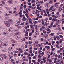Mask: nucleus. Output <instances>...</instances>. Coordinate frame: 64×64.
Here are the masks:
<instances>
[{
	"label": "nucleus",
	"mask_w": 64,
	"mask_h": 64,
	"mask_svg": "<svg viewBox=\"0 0 64 64\" xmlns=\"http://www.w3.org/2000/svg\"><path fill=\"white\" fill-rule=\"evenodd\" d=\"M10 25H11L10 23L8 22H7L6 24V26L7 27H9L10 26Z\"/></svg>",
	"instance_id": "1"
},
{
	"label": "nucleus",
	"mask_w": 64,
	"mask_h": 64,
	"mask_svg": "<svg viewBox=\"0 0 64 64\" xmlns=\"http://www.w3.org/2000/svg\"><path fill=\"white\" fill-rule=\"evenodd\" d=\"M19 35V32H17L15 34H14V36H17Z\"/></svg>",
	"instance_id": "2"
},
{
	"label": "nucleus",
	"mask_w": 64,
	"mask_h": 64,
	"mask_svg": "<svg viewBox=\"0 0 64 64\" xmlns=\"http://www.w3.org/2000/svg\"><path fill=\"white\" fill-rule=\"evenodd\" d=\"M48 5H49V3H47V2H46V3H45L44 4V6H45V7H46V6H47V8H48V7H49V6H48Z\"/></svg>",
	"instance_id": "3"
},
{
	"label": "nucleus",
	"mask_w": 64,
	"mask_h": 64,
	"mask_svg": "<svg viewBox=\"0 0 64 64\" xmlns=\"http://www.w3.org/2000/svg\"><path fill=\"white\" fill-rule=\"evenodd\" d=\"M28 19H29L28 20V22H29V23H32V22L31 21V20H32V19L31 18H29Z\"/></svg>",
	"instance_id": "4"
},
{
	"label": "nucleus",
	"mask_w": 64,
	"mask_h": 64,
	"mask_svg": "<svg viewBox=\"0 0 64 64\" xmlns=\"http://www.w3.org/2000/svg\"><path fill=\"white\" fill-rule=\"evenodd\" d=\"M8 22L9 23H10V24H11V23H12L13 22V20L12 19H10L8 20Z\"/></svg>",
	"instance_id": "5"
},
{
	"label": "nucleus",
	"mask_w": 64,
	"mask_h": 64,
	"mask_svg": "<svg viewBox=\"0 0 64 64\" xmlns=\"http://www.w3.org/2000/svg\"><path fill=\"white\" fill-rule=\"evenodd\" d=\"M21 38V36H18L16 37V40H18L19 38Z\"/></svg>",
	"instance_id": "6"
},
{
	"label": "nucleus",
	"mask_w": 64,
	"mask_h": 64,
	"mask_svg": "<svg viewBox=\"0 0 64 64\" xmlns=\"http://www.w3.org/2000/svg\"><path fill=\"white\" fill-rule=\"evenodd\" d=\"M19 51H20V53H21L22 52V48H19Z\"/></svg>",
	"instance_id": "7"
},
{
	"label": "nucleus",
	"mask_w": 64,
	"mask_h": 64,
	"mask_svg": "<svg viewBox=\"0 0 64 64\" xmlns=\"http://www.w3.org/2000/svg\"><path fill=\"white\" fill-rule=\"evenodd\" d=\"M12 50V47H10L8 48L9 51H11Z\"/></svg>",
	"instance_id": "8"
},
{
	"label": "nucleus",
	"mask_w": 64,
	"mask_h": 64,
	"mask_svg": "<svg viewBox=\"0 0 64 64\" xmlns=\"http://www.w3.org/2000/svg\"><path fill=\"white\" fill-rule=\"evenodd\" d=\"M8 34L7 32H4L3 33V34L4 35H7Z\"/></svg>",
	"instance_id": "9"
},
{
	"label": "nucleus",
	"mask_w": 64,
	"mask_h": 64,
	"mask_svg": "<svg viewBox=\"0 0 64 64\" xmlns=\"http://www.w3.org/2000/svg\"><path fill=\"white\" fill-rule=\"evenodd\" d=\"M3 58L2 56H0V60L3 61Z\"/></svg>",
	"instance_id": "10"
},
{
	"label": "nucleus",
	"mask_w": 64,
	"mask_h": 64,
	"mask_svg": "<svg viewBox=\"0 0 64 64\" xmlns=\"http://www.w3.org/2000/svg\"><path fill=\"white\" fill-rule=\"evenodd\" d=\"M0 47H1V46H2V45H3V43L2 42H0Z\"/></svg>",
	"instance_id": "11"
},
{
	"label": "nucleus",
	"mask_w": 64,
	"mask_h": 64,
	"mask_svg": "<svg viewBox=\"0 0 64 64\" xmlns=\"http://www.w3.org/2000/svg\"><path fill=\"white\" fill-rule=\"evenodd\" d=\"M4 58L6 59L5 60H8V56H6L4 57Z\"/></svg>",
	"instance_id": "12"
},
{
	"label": "nucleus",
	"mask_w": 64,
	"mask_h": 64,
	"mask_svg": "<svg viewBox=\"0 0 64 64\" xmlns=\"http://www.w3.org/2000/svg\"><path fill=\"white\" fill-rule=\"evenodd\" d=\"M12 42L13 43H16V42L14 40H12Z\"/></svg>",
	"instance_id": "13"
},
{
	"label": "nucleus",
	"mask_w": 64,
	"mask_h": 64,
	"mask_svg": "<svg viewBox=\"0 0 64 64\" xmlns=\"http://www.w3.org/2000/svg\"><path fill=\"white\" fill-rule=\"evenodd\" d=\"M17 56V54H14V57H16Z\"/></svg>",
	"instance_id": "14"
},
{
	"label": "nucleus",
	"mask_w": 64,
	"mask_h": 64,
	"mask_svg": "<svg viewBox=\"0 0 64 64\" xmlns=\"http://www.w3.org/2000/svg\"><path fill=\"white\" fill-rule=\"evenodd\" d=\"M46 25H47L49 23V22L48 21H47L46 22Z\"/></svg>",
	"instance_id": "15"
},
{
	"label": "nucleus",
	"mask_w": 64,
	"mask_h": 64,
	"mask_svg": "<svg viewBox=\"0 0 64 64\" xmlns=\"http://www.w3.org/2000/svg\"><path fill=\"white\" fill-rule=\"evenodd\" d=\"M22 41H25V38H23L22 39Z\"/></svg>",
	"instance_id": "16"
},
{
	"label": "nucleus",
	"mask_w": 64,
	"mask_h": 64,
	"mask_svg": "<svg viewBox=\"0 0 64 64\" xmlns=\"http://www.w3.org/2000/svg\"><path fill=\"white\" fill-rule=\"evenodd\" d=\"M19 25H20V24H15V26H19Z\"/></svg>",
	"instance_id": "17"
},
{
	"label": "nucleus",
	"mask_w": 64,
	"mask_h": 64,
	"mask_svg": "<svg viewBox=\"0 0 64 64\" xmlns=\"http://www.w3.org/2000/svg\"><path fill=\"white\" fill-rule=\"evenodd\" d=\"M21 28V26H17V28H18V29Z\"/></svg>",
	"instance_id": "18"
},
{
	"label": "nucleus",
	"mask_w": 64,
	"mask_h": 64,
	"mask_svg": "<svg viewBox=\"0 0 64 64\" xmlns=\"http://www.w3.org/2000/svg\"><path fill=\"white\" fill-rule=\"evenodd\" d=\"M14 30L16 31L17 32H18L19 31V30L17 29H14Z\"/></svg>",
	"instance_id": "19"
},
{
	"label": "nucleus",
	"mask_w": 64,
	"mask_h": 64,
	"mask_svg": "<svg viewBox=\"0 0 64 64\" xmlns=\"http://www.w3.org/2000/svg\"><path fill=\"white\" fill-rule=\"evenodd\" d=\"M7 22V21H5L4 22V24H6H6H7V22Z\"/></svg>",
	"instance_id": "20"
},
{
	"label": "nucleus",
	"mask_w": 64,
	"mask_h": 64,
	"mask_svg": "<svg viewBox=\"0 0 64 64\" xmlns=\"http://www.w3.org/2000/svg\"><path fill=\"white\" fill-rule=\"evenodd\" d=\"M40 3H41V4H43V0H40Z\"/></svg>",
	"instance_id": "21"
},
{
	"label": "nucleus",
	"mask_w": 64,
	"mask_h": 64,
	"mask_svg": "<svg viewBox=\"0 0 64 64\" xmlns=\"http://www.w3.org/2000/svg\"><path fill=\"white\" fill-rule=\"evenodd\" d=\"M25 33L27 34V36H28V32L27 31L26 32H25Z\"/></svg>",
	"instance_id": "22"
},
{
	"label": "nucleus",
	"mask_w": 64,
	"mask_h": 64,
	"mask_svg": "<svg viewBox=\"0 0 64 64\" xmlns=\"http://www.w3.org/2000/svg\"><path fill=\"white\" fill-rule=\"evenodd\" d=\"M52 9H53V7H50V8L48 10L49 11H50V10H52Z\"/></svg>",
	"instance_id": "23"
},
{
	"label": "nucleus",
	"mask_w": 64,
	"mask_h": 64,
	"mask_svg": "<svg viewBox=\"0 0 64 64\" xmlns=\"http://www.w3.org/2000/svg\"><path fill=\"white\" fill-rule=\"evenodd\" d=\"M24 58L23 60V61H25V56H24L23 58Z\"/></svg>",
	"instance_id": "24"
},
{
	"label": "nucleus",
	"mask_w": 64,
	"mask_h": 64,
	"mask_svg": "<svg viewBox=\"0 0 64 64\" xmlns=\"http://www.w3.org/2000/svg\"><path fill=\"white\" fill-rule=\"evenodd\" d=\"M52 45H54V43H55V42L54 41H52Z\"/></svg>",
	"instance_id": "25"
},
{
	"label": "nucleus",
	"mask_w": 64,
	"mask_h": 64,
	"mask_svg": "<svg viewBox=\"0 0 64 64\" xmlns=\"http://www.w3.org/2000/svg\"><path fill=\"white\" fill-rule=\"evenodd\" d=\"M46 38H48V34H46Z\"/></svg>",
	"instance_id": "26"
},
{
	"label": "nucleus",
	"mask_w": 64,
	"mask_h": 64,
	"mask_svg": "<svg viewBox=\"0 0 64 64\" xmlns=\"http://www.w3.org/2000/svg\"><path fill=\"white\" fill-rule=\"evenodd\" d=\"M29 35L30 36H32V33L31 32L29 34Z\"/></svg>",
	"instance_id": "27"
},
{
	"label": "nucleus",
	"mask_w": 64,
	"mask_h": 64,
	"mask_svg": "<svg viewBox=\"0 0 64 64\" xmlns=\"http://www.w3.org/2000/svg\"><path fill=\"white\" fill-rule=\"evenodd\" d=\"M36 57L34 56L32 58L33 59H36Z\"/></svg>",
	"instance_id": "28"
},
{
	"label": "nucleus",
	"mask_w": 64,
	"mask_h": 64,
	"mask_svg": "<svg viewBox=\"0 0 64 64\" xmlns=\"http://www.w3.org/2000/svg\"><path fill=\"white\" fill-rule=\"evenodd\" d=\"M29 64H30V63H31V60H29Z\"/></svg>",
	"instance_id": "29"
},
{
	"label": "nucleus",
	"mask_w": 64,
	"mask_h": 64,
	"mask_svg": "<svg viewBox=\"0 0 64 64\" xmlns=\"http://www.w3.org/2000/svg\"><path fill=\"white\" fill-rule=\"evenodd\" d=\"M24 55H27V52L25 51V52H24Z\"/></svg>",
	"instance_id": "30"
},
{
	"label": "nucleus",
	"mask_w": 64,
	"mask_h": 64,
	"mask_svg": "<svg viewBox=\"0 0 64 64\" xmlns=\"http://www.w3.org/2000/svg\"><path fill=\"white\" fill-rule=\"evenodd\" d=\"M50 4H52V1L50 0V1H49Z\"/></svg>",
	"instance_id": "31"
},
{
	"label": "nucleus",
	"mask_w": 64,
	"mask_h": 64,
	"mask_svg": "<svg viewBox=\"0 0 64 64\" xmlns=\"http://www.w3.org/2000/svg\"><path fill=\"white\" fill-rule=\"evenodd\" d=\"M42 24H45V22L44 21H43L42 22Z\"/></svg>",
	"instance_id": "32"
},
{
	"label": "nucleus",
	"mask_w": 64,
	"mask_h": 64,
	"mask_svg": "<svg viewBox=\"0 0 64 64\" xmlns=\"http://www.w3.org/2000/svg\"><path fill=\"white\" fill-rule=\"evenodd\" d=\"M32 8V9H35V8H36V7H34H34L33 6V7Z\"/></svg>",
	"instance_id": "33"
},
{
	"label": "nucleus",
	"mask_w": 64,
	"mask_h": 64,
	"mask_svg": "<svg viewBox=\"0 0 64 64\" xmlns=\"http://www.w3.org/2000/svg\"><path fill=\"white\" fill-rule=\"evenodd\" d=\"M2 4H5V2L3 1H2Z\"/></svg>",
	"instance_id": "34"
},
{
	"label": "nucleus",
	"mask_w": 64,
	"mask_h": 64,
	"mask_svg": "<svg viewBox=\"0 0 64 64\" xmlns=\"http://www.w3.org/2000/svg\"><path fill=\"white\" fill-rule=\"evenodd\" d=\"M49 62H50V63H51V62H52V60H50V59H49Z\"/></svg>",
	"instance_id": "35"
},
{
	"label": "nucleus",
	"mask_w": 64,
	"mask_h": 64,
	"mask_svg": "<svg viewBox=\"0 0 64 64\" xmlns=\"http://www.w3.org/2000/svg\"><path fill=\"white\" fill-rule=\"evenodd\" d=\"M41 61V60H40V59H38V62H40V61Z\"/></svg>",
	"instance_id": "36"
},
{
	"label": "nucleus",
	"mask_w": 64,
	"mask_h": 64,
	"mask_svg": "<svg viewBox=\"0 0 64 64\" xmlns=\"http://www.w3.org/2000/svg\"><path fill=\"white\" fill-rule=\"evenodd\" d=\"M28 44H32V42L31 41H29L28 42Z\"/></svg>",
	"instance_id": "37"
},
{
	"label": "nucleus",
	"mask_w": 64,
	"mask_h": 64,
	"mask_svg": "<svg viewBox=\"0 0 64 64\" xmlns=\"http://www.w3.org/2000/svg\"><path fill=\"white\" fill-rule=\"evenodd\" d=\"M26 12H27V13H28V12H29L28 10H27V8L26 9Z\"/></svg>",
	"instance_id": "38"
},
{
	"label": "nucleus",
	"mask_w": 64,
	"mask_h": 64,
	"mask_svg": "<svg viewBox=\"0 0 64 64\" xmlns=\"http://www.w3.org/2000/svg\"><path fill=\"white\" fill-rule=\"evenodd\" d=\"M41 52H42V51H41L40 50H38V53H41Z\"/></svg>",
	"instance_id": "39"
},
{
	"label": "nucleus",
	"mask_w": 64,
	"mask_h": 64,
	"mask_svg": "<svg viewBox=\"0 0 64 64\" xmlns=\"http://www.w3.org/2000/svg\"><path fill=\"white\" fill-rule=\"evenodd\" d=\"M24 22H23L22 23L20 24V25H24Z\"/></svg>",
	"instance_id": "40"
},
{
	"label": "nucleus",
	"mask_w": 64,
	"mask_h": 64,
	"mask_svg": "<svg viewBox=\"0 0 64 64\" xmlns=\"http://www.w3.org/2000/svg\"><path fill=\"white\" fill-rule=\"evenodd\" d=\"M49 19L50 20H52V17H50L49 18Z\"/></svg>",
	"instance_id": "41"
},
{
	"label": "nucleus",
	"mask_w": 64,
	"mask_h": 64,
	"mask_svg": "<svg viewBox=\"0 0 64 64\" xmlns=\"http://www.w3.org/2000/svg\"><path fill=\"white\" fill-rule=\"evenodd\" d=\"M35 43L36 44H38V41H36L35 42Z\"/></svg>",
	"instance_id": "42"
},
{
	"label": "nucleus",
	"mask_w": 64,
	"mask_h": 64,
	"mask_svg": "<svg viewBox=\"0 0 64 64\" xmlns=\"http://www.w3.org/2000/svg\"><path fill=\"white\" fill-rule=\"evenodd\" d=\"M10 13L11 14H12V12H11V11H9L8 12Z\"/></svg>",
	"instance_id": "43"
},
{
	"label": "nucleus",
	"mask_w": 64,
	"mask_h": 64,
	"mask_svg": "<svg viewBox=\"0 0 64 64\" xmlns=\"http://www.w3.org/2000/svg\"><path fill=\"white\" fill-rule=\"evenodd\" d=\"M52 17H53V18H55V16L54 15H52Z\"/></svg>",
	"instance_id": "44"
},
{
	"label": "nucleus",
	"mask_w": 64,
	"mask_h": 64,
	"mask_svg": "<svg viewBox=\"0 0 64 64\" xmlns=\"http://www.w3.org/2000/svg\"><path fill=\"white\" fill-rule=\"evenodd\" d=\"M40 64H43V63H44V62L43 61H42L40 62Z\"/></svg>",
	"instance_id": "45"
},
{
	"label": "nucleus",
	"mask_w": 64,
	"mask_h": 64,
	"mask_svg": "<svg viewBox=\"0 0 64 64\" xmlns=\"http://www.w3.org/2000/svg\"><path fill=\"white\" fill-rule=\"evenodd\" d=\"M59 36L60 37V38H63V36L61 35H60Z\"/></svg>",
	"instance_id": "46"
},
{
	"label": "nucleus",
	"mask_w": 64,
	"mask_h": 64,
	"mask_svg": "<svg viewBox=\"0 0 64 64\" xmlns=\"http://www.w3.org/2000/svg\"><path fill=\"white\" fill-rule=\"evenodd\" d=\"M43 32L45 34V33H46V32L45 30H43Z\"/></svg>",
	"instance_id": "47"
},
{
	"label": "nucleus",
	"mask_w": 64,
	"mask_h": 64,
	"mask_svg": "<svg viewBox=\"0 0 64 64\" xmlns=\"http://www.w3.org/2000/svg\"><path fill=\"white\" fill-rule=\"evenodd\" d=\"M23 6H20V9L21 10V9H23Z\"/></svg>",
	"instance_id": "48"
},
{
	"label": "nucleus",
	"mask_w": 64,
	"mask_h": 64,
	"mask_svg": "<svg viewBox=\"0 0 64 64\" xmlns=\"http://www.w3.org/2000/svg\"><path fill=\"white\" fill-rule=\"evenodd\" d=\"M28 7L30 8H32V6H28Z\"/></svg>",
	"instance_id": "49"
},
{
	"label": "nucleus",
	"mask_w": 64,
	"mask_h": 64,
	"mask_svg": "<svg viewBox=\"0 0 64 64\" xmlns=\"http://www.w3.org/2000/svg\"><path fill=\"white\" fill-rule=\"evenodd\" d=\"M32 62H34H34H36V61H35V60H32Z\"/></svg>",
	"instance_id": "50"
},
{
	"label": "nucleus",
	"mask_w": 64,
	"mask_h": 64,
	"mask_svg": "<svg viewBox=\"0 0 64 64\" xmlns=\"http://www.w3.org/2000/svg\"><path fill=\"white\" fill-rule=\"evenodd\" d=\"M39 15H40V14H39V13H38L36 14V16H39Z\"/></svg>",
	"instance_id": "51"
},
{
	"label": "nucleus",
	"mask_w": 64,
	"mask_h": 64,
	"mask_svg": "<svg viewBox=\"0 0 64 64\" xmlns=\"http://www.w3.org/2000/svg\"><path fill=\"white\" fill-rule=\"evenodd\" d=\"M37 23H38V22H37L35 21L34 22V24H36Z\"/></svg>",
	"instance_id": "52"
},
{
	"label": "nucleus",
	"mask_w": 64,
	"mask_h": 64,
	"mask_svg": "<svg viewBox=\"0 0 64 64\" xmlns=\"http://www.w3.org/2000/svg\"><path fill=\"white\" fill-rule=\"evenodd\" d=\"M43 28L42 29H44L45 30V27H44V26H43L42 27Z\"/></svg>",
	"instance_id": "53"
},
{
	"label": "nucleus",
	"mask_w": 64,
	"mask_h": 64,
	"mask_svg": "<svg viewBox=\"0 0 64 64\" xmlns=\"http://www.w3.org/2000/svg\"><path fill=\"white\" fill-rule=\"evenodd\" d=\"M38 22H39V23L41 22V20H39Z\"/></svg>",
	"instance_id": "54"
},
{
	"label": "nucleus",
	"mask_w": 64,
	"mask_h": 64,
	"mask_svg": "<svg viewBox=\"0 0 64 64\" xmlns=\"http://www.w3.org/2000/svg\"><path fill=\"white\" fill-rule=\"evenodd\" d=\"M36 12H37L38 13H39V12H40V11L38 10H36Z\"/></svg>",
	"instance_id": "55"
},
{
	"label": "nucleus",
	"mask_w": 64,
	"mask_h": 64,
	"mask_svg": "<svg viewBox=\"0 0 64 64\" xmlns=\"http://www.w3.org/2000/svg\"><path fill=\"white\" fill-rule=\"evenodd\" d=\"M32 39V38H31V37H29V40H31Z\"/></svg>",
	"instance_id": "56"
},
{
	"label": "nucleus",
	"mask_w": 64,
	"mask_h": 64,
	"mask_svg": "<svg viewBox=\"0 0 64 64\" xmlns=\"http://www.w3.org/2000/svg\"><path fill=\"white\" fill-rule=\"evenodd\" d=\"M48 15H47L46 13H45V14H44V16H47Z\"/></svg>",
	"instance_id": "57"
},
{
	"label": "nucleus",
	"mask_w": 64,
	"mask_h": 64,
	"mask_svg": "<svg viewBox=\"0 0 64 64\" xmlns=\"http://www.w3.org/2000/svg\"><path fill=\"white\" fill-rule=\"evenodd\" d=\"M30 27L31 28H33V26L32 25H30Z\"/></svg>",
	"instance_id": "58"
},
{
	"label": "nucleus",
	"mask_w": 64,
	"mask_h": 64,
	"mask_svg": "<svg viewBox=\"0 0 64 64\" xmlns=\"http://www.w3.org/2000/svg\"><path fill=\"white\" fill-rule=\"evenodd\" d=\"M59 42H60L59 43H60V44L61 43H62V40H60V41Z\"/></svg>",
	"instance_id": "59"
},
{
	"label": "nucleus",
	"mask_w": 64,
	"mask_h": 64,
	"mask_svg": "<svg viewBox=\"0 0 64 64\" xmlns=\"http://www.w3.org/2000/svg\"><path fill=\"white\" fill-rule=\"evenodd\" d=\"M38 53V52H37V51L35 53V54H37Z\"/></svg>",
	"instance_id": "60"
},
{
	"label": "nucleus",
	"mask_w": 64,
	"mask_h": 64,
	"mask_svg": "<svg viewBox=\"0 0 64 64\" xmlns=\"http://www.w3.org/2000/svg\"><path fill=\"white\" fill-rule=\"evenodd\" d=\"M46 30L47 31H49V30H50V28H48L47 29H46Z\"/></svg>",
	"instance_id": "61"
},
{
	"label": "nucleus",
	"mask_w": 64,
	"mask_h": 64,
	"mask_svg": "<svg viewBox=\"0 0 64 64\" xmlns=\"http://www.w3.org/2000/svg\"><path fill=\"white\" fill-rule=\"evenodd\" d=\"M20 17H22L23 16V15L21 14H20Z\"/></svg>",
	"instance_id": "62"
},
{
	"label": "nucleus",
	"mask_w": 64,
	"mask_h": 64,
	"mask_svg": "<svg viewBox=\"0 0 64 64\" xmlns=\"http://www.w3.org/2000/svg\"><path fill=\"white\" fill-rule=\"evenodd\" d=\"M24 8H26V5H24Z\"/></svg>",
	"instance_id": "63"
},
{
	"label": "nucleus",
	"mask_w": 64,
	"mask_h": 64,
	"mask_svg": "<svg viewBox=\"0 0 64 64\" xmlns=\"http://www.w3.org/2000/svg\"><path fill=\"white\" fill-rule=\"evenodd\" d=\"M61 58V56L60 55H59L58 56V58Z\"/></svg>",
	"instance_id": "64"
}]
</instances>
